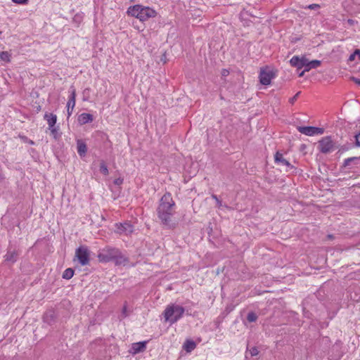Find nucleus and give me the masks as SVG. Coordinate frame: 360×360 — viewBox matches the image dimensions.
Masks as SVG:
<instances>
[{
    "label": "nucleus",
    "instance_id": "obj_1",
    "mask_svg": "<svg viewBox=\"0 0 360 360\" xmlns=\"http://www.w3.org/2000/svg\"><path fill=\"white\" fill-rule=\"evenodd\" d=\"M174 205L175 202L169 193H166L161 198L157 208V213L162 224L167 226L170 224L171 218L174 212Z\"/></svg>",
    "mask_w": 360,
    "mask_h": 360
},
{
    "label": "nucleus",
    "instance_id": "obj_2",
    "mask_svg": "<svg viewBox=\"0 0 360 360\" xmlns=\"http://www.w3.org/2000/svg\"><path fill=\"white\" fill-rule=\"evenodd\" d=\"M98 258L101 262L115 261L116 264H121L127 261L118 248L110 246L101 249L98 252Z\"/></svg>",
    "mask_w": 360,
    "mask_h": 360
},
{
    "label": "nucleus",
    "instance_id": "obj_3",
    "mask_svg": "<svg viewBox=\"0 0 360 360\" xmlns=\"http://www.w3.org/2000/svg\"><path fill=\"white\" fill-rule=\"evenodd\" d=\"M127 13L129 15L136 18L142 22L157 15V12L154 9L139 4L129 6Z\"/></svg>",
    "mask_w": 360,
    "mask_h": 360
},
{
    "label": "nucleus",
    "instance_id": "obj_4",
    "mask_svg": "<svg viewBox=\"0 0 360 360\" xmlns=\"http://www.w3.org/2000/svg\"><path fill=\"white\" fill-rule=\"evenodd\" d=\"M184 312L185 309L183 307L176 304H170L163 311V316L166 322L172 325L183 317Z\"/></svg>",
    "mask_w": 360,
    "mask_h": 360
},
{
    "label": "nucleus",
    "instance_id": "obj_5",
    "mask_svg": "<svg viewBox=\"0 0 360 360\" xmlns=\"http://www.w3.org/2000/svg\"><path fill=\"white\" fill-rule=\"evenodd\" d=\"M75 257L77 258L82 266H86L89 264L90 251L87 246H79L75 251Z\"/></svg>",
    "mask_w": 360,
    "mask_h": 360
},
{
    "label": "nucleus",
    "instance_id": "obj_6",
    "mask_svg": "<svg viewBox=\"0 0 360 360\" xmlns=\"http://www.w3.org/2000/svg\"><path fill=\"white\" fill-rule=\"evenodd\" d=\"M276 76L275 72L272 69L268 67L262 68L259 73V82L263 85H269L271 81Z\"/></svg>",
    "mask_w": 360,
    "mask_h": 360
},
{
    "label": "nucleus",
    "instance_id": "obj_7",
    "mask_svg": "<svg viewBox=\"0 0 360 360\" xmlns=\"http://www.w3.org/2000/svg\"><path fill=\"white\" fill-rule=\"evenodd\" d=\"M297 130L301 134H305L307 136H314L316 134H323L324 132V129L320 127H298Z\"/></svg>",
    "mask_w": 360,
    "mask_h": 360
},
{
    "label": "nucleus",
    "instance_id": "obj_8",
    "mask_svg": "<svg viewBox=\"0 0 360 360\" xmlns=\"http://www.w3.org/2000/svg\"><path fill=\"white\" fill-rule=\"evenodd\" d=\"M320 151L323 153H328L330 152L333 148V142L331 140L330 137L326 136L323 138L319 141V145Z\"/></svg>",
    "mask_w": 360,
    "mask_h": 360
},
{
    "label": "nucleus",
    "instance_id": "obj_9",
    "mask_svg": "<svg viewBox=\"0 0 360 360\" xmlns=\"http://www.w3.org/2000/svg\"><path fill=\"white\" fill-rule=\"evenodd\" d=\"M116 227V232L119 234L129 235L134 231L132 225L127 222L117 224Z\"/></svg>",
    "mask_w": 360,
    "mask_h": 360
},
{
    "label": "nucleus",
    "instance_id": "obj_10",
    "mask_svg": "<svg viewBox=\"0 0 360 360\" xmlns=\"http://www.w3.org/2000/svg\"><path fill=\"white\" fill-rule=\"evenodd\" d=\"M274 159H275V162L276 163H277L278 165H281L286 166L287 167V169H286L287 172H289V171H290L292 169H295V167L293 165H292L287 160H285L283 158L282 153H281L279 152H277L275 154Z\"/></svg>",
    "mask_w": 360,
    "mask_h": 360
},
{
    "label": "nucleus",
    "instance_id": "obj_11",
    "mask_svg": "<svg viewBox=\"0 0 360 360\" xmlns=\"http://www.w3.org/2000/svg\"><path fill=\"white\" fill-rule=\"evenodd\" d=\"M75 100H76V91L72 86L71 87V91H70V96L69 97V100H68V103H67L68 117L71 115V114L72 112V110L75 108Z\"/></svg>",
    "mask_w": 360,
    "mask_h": 360
},
{
    "label": "nucleus",
    "instance_id": "obj_12",
    "mask_svg": "<svg viewBox=\"0 0 360 360\" xmlns=\"http://www.w3.org/2000/svg\"><path fill=\"white\" fill-rule=\"evenodd\" d=\"M321 61L319 60H313L311 61H309L307 58L304 57V63H302V65H304L303 68H304V71H309L311 69H315L320 66Z\"/></svg>",
    "mask_w": 360,
    "mask_h": 360
},
{
    "label": "nucleus",
    "instance_id": "obj_13",
    "mask_svg": "<svg viewBox=\"0 0 360 360\" xmlns=\"http://www.w3.org/2000/svg\"><path fill=\"white\" fill-rule=\"evenodd\" d=\"M146 341L133 343L131 350L133 354H137L143 352L146 348Z\"/></svg>",
    "mask_w": 360,
    "mask_h": 360
},
{
    "label": "nucleus",
    "instance_id": "obj_14",
    "mask_svg": "<svg viewBox=\"0 0 360 360\" xmlns=\"http://www.w3.org/2000/svg\"><path fill=\"white\" fill-rule=\"evenodd\" d=\"M304 56L300 58L297 56H295L290 59V63L292 67H296L298 69H301L304 67V65H302V63H304Z\"/></svg>",
    "mask_w": 360,
    "mask_h": 360
},
{
    "label": "nucleus",
    "instance_id": "obj_15",
    "mask_svg": "<svg viewBox=\"0 0 360 360\" xmlns=\"http://www.w3.org/2000/svg\"><path fill=\"white\" fill-rule=\"evenodd\" d=\"M44 120L47 122L49 127H55L57 121V116L53 113H45L44 116Z\"/></svg>",
    "mask_w": 360,
    "mask_h": 360
},
{
    "label": "nucleus",
    "instance_id": "obj_16",
    "mask_svg": "<svg viewBox=\"0 0 360 360\" xmlns=\"http://www.w3.org/2000/svg\"><path fill=\"white\" fill-rule=\"evenodd\" d=\"M94 120L93 115L89 113H82L78 117V122L80 124H85L91 122Z\"/></svg>",
    "mask_w": 360,
    "mask_h": 360
},
{
    "label": "nucleus",
    "instance_id": "obj_17",
    "mask_svg": "<svg viewBox=\"0 0 360 360\" xmlns=\"http://www.w3.org/2000/svg\"><path fill=\"white\" fill-rule=\"evenodd\" d=\"M77 153L80 156L85 155L87 151L86 143L82 140H78L77 142Z\"/></svg>",
    "mask_w": 360,
    "mask_h": 360
},
{
    "label": "nucleus",
    "instance_id": "obj_18",
    "mask_svg": "<svg viewBox=\"0 0 360 360\" xmlns=\"http://www.w3.org/2000/svg\"><path fill=\"white\" fill-rule=\"evenodd\" d=\"M17 257L18 253L16 251H8L5 256L6 261L11 262L12 263L16 262Z\"/></svg>",
    "mask_w": 360,
    "mask_h": 360
},
{
    "label": "nucleus",
    "instance_id": "obj_19",
    "mask_svg": "<svg viewBox=\"0 0 360 360\" xmlns=\"http://www.w3.org/2000/svg\"><path fill=\"white\" fill-rule=\"evenodd\" d=\"M195 346L196 345L194 341L186 340L184 345V348L186 352H190L195 348Z\"/></svg>",
    "mask_w": 360,
    "mask_h": 360
},
{
    "label": "nucleus",
    "instance_id": "obj_20",
    "mask_svg": "<svg viewBox=\"0 0 360 360\" xmlns=\"http://www.w3.org/2000/svg\"><path fill=\"white\" fill-rule=\"evenodd\" d=\"M74 275V270L71 268L66 269L63 273V278L69 280L72 278Z\"/></svg>",
    "mask_w": 360,
    "mask_h": 360
},
{
    "label": "nucleus",
    "instance_id": "obj_21",
    "mask_svg": "<svg viewBox=\"0 0 360 360\" xmlns=\"http://www.w3.org/2000/svg\"><path fill=\"white\" fill-rule=\"evenodd\" d=\"M359 159L360 156L347 158L344 161V167L349 166L351 163L357 164V162Z\"/></svg>",
    "mask_w": 360,
    "mask_h": 360
},
{
    "label": "nucleus",
    "instance_id": "obj_22",
    "mask_svg": "<svg viewBox=\"0 0 360 360\" xmlns=\"http://www.w3.org/2000/svg\"><path fill=\"white\" fill-rule=\"evenodd\" d=\"M100 172L104 175H108L109 174L108 167L105 162L103 160L100 163Z\"/></svg>",
    "mask_w": 360,
    "mask_h": 360
},
{
    "label": "nucleus",
    "instance_id": "obj_23",
    "mask_svg": "<svg viewBox=\"0 0 360 360\" xmlns=\"http://www.w3.org/2000/svg\"><path fill=\"white\" fill-rule=\"evenodd\" d=\"M11 58V54L8 51H2L0 53V58L5 61V62H9Z\"/></svg>",
    "mask_w": 360,
    "mask_h": 360
},
{
    "label": "nucleus",
    "instance_id": "obj_24",
    "mask_svg": "<svg viewBox=\"0 0 360 360\" xmlns=\"http://www.w3.org/2000/svg\"><path fill=\"white\" fill-rule=\"evenodd\" d=\"M257 319V316L255 313L251 311L248 314L247 320L249 322H255Z\"/></svg>",
    "mask_w": 360,
    "mask_h": 360
},
{
    "label": "nucleus",
    "instance_id": "obj_25",
    "mask_svg": "<svg viewBox=\"0 0 360 360\" xmlns=\"http://www.w3.org/2000/svg\"><path fill=\"white\" fill-rule=\"evenodd\" d=\"M129 314V312L127 310V305H124L123 307V309H122V311L121 319H122L128 316Z\"/></svg>",
    "mask_w": 360,
    "mask_h": 360
},
{
    "label": "nucleus",
    "instance_id": "obj_26",
    "mask_svg": "<svg viewBox=\"0 0 360 360\" xmlns=\"http://www.w3.org/2000/svg\"><path fill=\"white\" fill-rule=\"evenodd\" d=\"M249 352H250L251 356H257L259 354V350H258L257 347H253L250 348Z\"/></svg>",
    "mask_w": 360,
    "mask_h": 360
},
{
    "label": "nucleus",
    "instance_id": "obj_27",
    "mask_svg": "<svg viewBox=\"0 0 360 360\" xmlns=\"http://www.w3.org/2000/svg\"><path fill=\"white\" fill-rule=\"evenodd\" d=\"M320 8V5L319 4H310V5H308V6H306L305 7H304V8L307 9H311V10H316V9H319Z\"/></svg>",
    "mask_w": 360,
    "mask_h": 360
},
{
    "label": "nucleus",
    "instance_id": "obj_28",
    "mask_svg": "<svg viewBox=\"0 0 360 360\" xmlns=\"http://www.w3.org/2000/svg\"><path fill=\"white\" fill-rule=\"evenodd\" d=\"M212 198L213 199H214L216 200V202H217V206L218 207H221L222 206V202L221 201L217 198V196L214 194H212Z\"/></svg>",
    "mask_w": 360,
    "mask_h": 360
},
{
    "label": "nucleus",
    "instance_id": "obj_29",
    "mask_svg": "<svg viewBox=\"0 0 360 360\" xmlns=\"http://www.w3.org/2000/svg\"><path fill=\"white\" fill-rule=\"evenodd\" d=\"M300 94V91L297 92L293 97L290 98L289 99V103L291 104H293L297 99V97L299 96Z\"/></svg>",
    "mask_w": 360,
    "mask_h": 360
},
{
    "label": "nucleus",
    "instance_id": "obj_30",
    "mask_svg": "<svg viewBox=\"0 0 360 360\" xmlns=\"http://www.w3.org/2000/svg\"><path fill=\"white\" fill-rule=\"evenodd\" d=\"M355 145L357 147H360V132L355 135Z\"/></svg>",
    "mask_w": 360,
    "mask_h": 360
},
{
    "label": "nucleus",
    "instance_id": "obj_31",
    "mask_svg": "<svg viewBox=\"0 0 360 360\" xmlns=\"http://www.w3.org/2000/svg\"><path fill=\"white\" fill-rule=\"evenodd\" d=\"M29 0H12L13 2L18 4H26Z\"/></svg>",
    "mask_w": 360,
    "mask_h": 360
},
{
    "label": "nucleus",
    "instance_id": "obj_32",
    "mask_svg": "<svg viewBox=\"0 0 360 360\" xmlns=\"http://www.w3.org/2000/svg\"><path fill=\"white\" fill-rule=\"evenodd\" d=\"M123 183V179L117 178L114 180V184L117 186H120Z\"/></svg>",
    "mask_w": 360,
    "mask_h": 360
},
{
    "label": "nucleus",
    "instance_id": "obj_33",
    "mask_svg": "<svg viewBox=\"0 0 360 360\" xmlns=\"http://www.w3.org/2000/svg\"><path fill=\"white\" fill-rule=\"evenodd\" d=\"M229 71L227 70H226V69H223L222 71H221V75L224 77L227 76L229 75Z\"/></svg>",
    "mask_w": 360,
    "mask_h": 360
},
{
    "label": "nucleus",
    "instance_id": "obj_34",
    "mask_svg": "<svg viewBox=\"0 0 360 360\" xmlns=\"http://www.w3.org/2000/svg\"><path fill=\"white\" fill-rule=\"evenodd\" d=\"M352 80L358 85H360V79L352 77Z\"/></svg>",
    "mask_w": 360,
    "mask_h": 360
},
{
    "label": "nucleus",
    "instance_id": "obj_35",
    "mask_svg": "<svg viewBox=\"0 0 360 360\" xmlns=\"http://www.w3.org/2000/svg\"><path fill=\"white\" fill-rule=\"evenodd\" d=\"M49 129L51 130L52 134H55L57 131V129L55 128V127H49Z\"/></svg>",
    "mask_w": 360,
    "mask_h": 360
},
{
    "label": "nucleus",
    "instance_id": "obj_36",
    "mask_svg": "<svg viewBox=\"0 0 360 360\" xmlns=\"http://www.w3.org/2000/svg\"><path fill=\"white\" fill-rule=\"evenodd\" d=\"M245 14H246V15H250V13H248V11H243L241 13L240 16H241V17H243V16L244 15H245ZM251 16H252V15H251Z\"/></svg>",
    "mask_w": 360,
    "mask_h": 360
},
{
    "label": "nucleus",
    "instance_id": "obj_37",
    "mask_svg": "<svg viewBox=\"0 0 360 360\" xmlns=\"http://www.w3.org/2000/svg\"><path fill=\"white\" fill-rule=\"evenodd\" d=\"M306 72V71H304V70L302 72H301L299 74V77H303V76H304V72Z\"/></svg>",
    "mask_w": 360,
    "mask_h": 360
},
{
    "label": "nucleus",
    "instance_id": "obj_38",
    "mask_svg": "<svg viewBox=\"0 0 360 360\" xmlns=\"http://www.w3.org/2000/svg\"><path fill=\"white\" fill-rule=\"evenodd\" d=\"M29 143H30V144H34V142H33L32 141H29Z\"/></svg>",
    "mask_w": 360,
    "mask_h": 360
},
{
    "label": "nucleus",
    "instance_id": "obj_39",
    "mask_svg": "<svg viewBox=\"0 0 360 360\" xmlns=\"http://www.w3.org/2000/svg\"><path fill=\"white\" fill-rule=\"evenodd\" d=\"M332 235H328V238H332Z\"/></svg>",
    "mask_w": 360,
    "mask_h": 360
},
{
    "label": "nucleus",
    "instance_id": "obj_40",
    "mask_svg": "<svg viewBox=\"0 0 360 360\" xmlns=\"http://www.w3.org/2000/svg\"><path fill=\"white\" fill-rule=\"evenodd\" d=\"M352 59H353V56H350V60H352Z\"/></svg>",
    "mask_w": 360,
    "mask_h": 360
},
{
    "label": "nucleus",
    "instance_id": "obj_41",
    "mask_svg": "<svg viewBox=\"0 0 360 360\" xmlns=\"http://www.w3.org/2000/svg\"><path fill=\"white\" fill-rule=\"evenodd\" d=\"M134 0H130L131 2L134 1Z\"/></svg>",
    "mask_w": 360,
    "mask_h": 360
}]
</instances>
